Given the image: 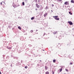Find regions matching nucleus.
Masks as SVG:
<instances>
[{
	"label": "nucleus",
	"mask_w": 74,
	"mask_h": 74,
	"mask_svg": "<svg viewBox=\"0 0 74 74\" xmlns=\"http://www.w3.org/2000/svg\"><path fill=\"white\" fill-rule=\"evenodd\" d=\"M27 66H26L25 67V69H27Z\"/></svg>",
	"instance_id": "412c9836"
},
{
	"label": "nucleus",
	"mask_w": 74,
	"mask_h": 74,
	"mask_svg": "<svg viewBox=\"0 0 74 74\" xmlns=\"http://www.w3.org/2000/svg\"><path fill=\"white\" fill-rule=\"evenodd\" d=\"M47 15H48L47 13L45 14L44 15V17H46V16H47Z\"/></svg>",
	"instance_id": "39448f33"
},
{
	"label": "nucleus",
	"mask_w": 74,
	"mask_h": 74,
	"mask_svg": "<svg viewBox=\"0 0 74 74\" xmlns=\"http://www.w3.org/2000/svg\"><path fill=\"white\" fill-rule=\"evenodd\" d=\"M1 72L0 71V74H1Z\"/></svg>",
	"instance_id": "bb28decb"
},
{
	"label": "nucleus",
	"mask_w": 74,
	"mask_h": 74,
	"mask_svg": "<svg viewBox=\"0 0 74 74\" xmlns=\"http://www.w3.org/2000/svg\"><path fill=\"white\" fill-rule=\"evenodd\" d=\"M20 39H21V41H23V37H21Z\"/></svg>",
	"instance_id": "0eeeda50"
},
{
	"label": "nucleus",
	"mask_w": 74,
	"mask_h": 74,
	"mask_svg": "<svg viewBox=\"0 0 74 74\" xmlns=\"http://www.w3.org/2000/svg\"><path fill=\"white\" fill-rule=\"evenodd\" d=\"M22 5H25V3L23 2H22Z\"/></svg>",
	"instance_id": "dca6fc26"
},
{
	"label": "nucleus",
	"mask_w": 74,
	"mask_h": 74,
	"mask_svg": "<svg viewBox=\"0 0 74 74\" xmlns=\"http://www.w3.org/2000/svg\"><path fill=\"white\" fill-rule=\"evenodd\" d=\"M36 7H37V8H40V5H39L38 4H36Z\"/></svg>",
	"instance_id": "20e7f679"
},
{
	"label": "nucleus",
	"mask_w": 74,
	"mask_h": 74,
	"mask_svg": "<svg viewBox=\"0 0 74 74\" xmlns=\"http://www.w3.org/2000/svg\"><path fill=\"white\" fill-rule=\"evenodd\" d=\"M68 23H69V25H73V23L71 21H68Z\"/></svg>",
	"instance_id": "7ed1b4c3"
},
{
	"label": "nucleus",
	"mask_w": 74,
	"mask_h": 74,
	"mask_svg": "<svg viewBox=\"0 0 74 74\" xmlns=\"http://www.w3.org/2000/svg\"><path fill=\"white\" fill-rule=\"evenodd\" d=\"M55 62H56V60H53V63H55Z\"/></svg>",
	"instance_id": "2eb2a0df"
},
{
	"label": "nucleus",
	"mask_w": 74,
	"mask_h": 74,
	"mask_svg": "<svg viewBox=\"0 0 74 74\" xmlns=\"http://www.w3.org/2000/svg\"><path fill=\"white\" fill-rule=\"evenodd\" d=\"M34 19V17H32L31 18V20H33Z\"/></svg>",
	"instance_id": "ddd939ff"
},
{
	"label": "nucleus",
	"mask_w": 74,
	"mask_h": 74,
	"mask_svg": "<svg viewBox=\"0 0 74 74\" xmlns=\"http://www.w3.org/2000/svg\"><path fill=\"white\" fill-rule=\"evenodd\" d=\"M35 10H36V11H37V10H38L37 9H35Z\"/></svg>",
	"instance_id": "b1692460"
},
{
	"label": "nucleus",
	"mask_w": 74,
	"mask_h": 74,
	"mask_svg": "<svg viewBox=\"0 0 74 74\" xmlns=\"http://www.w3.org/2000/svg\"><path fill=\"white\" fill-rule=\"evenodd\" d=\"M7 48H8V49H11L12 47H7Z\"/></svg>",
	"instance_id": "423d86ee"
},
{
	"label": "nucleus",
	"mask_w": 74,
	"mask_h": 74,
	"mask_svg": "<svg viewBox=\"0 0 74 74\" xmlns=\"http://www.w3.org/2000/svg\"><path fill=\"white\" fill-rule=\"evenodd\" d=\"M65 70H66V71H67V72H68V71H69V70H68V69H65Z\"/></svg>",
	"instance_id": "f3484780"
},
{
	"label": "nucleus",
	"mask_w": 74,
	"mask_h": 74,
	"mask_svg": "<svg viewBox=\"0 0 74 74\" xmlns=\"http://www.w3.org/2000/svg\"><path fill=\"white\" fill-rule=\"evenodd\" d=\"M58 33V32H53V34H56V33Z\"/></svg>",
	"instance_id": "9b49d317"
},
{
	"label": "nucleus",
	"mask_w": 74,
	"mask_h": 74,
	"mask_svg": "<svg viewBox=\"0 0 74 74\" xmlns=\"http://www.w3.org/2000/svg\"><path fill=\"white\" fill-rule=\"evenodd\" d=\"M30 32L31 33H33V31L32 30H31Z\"/></svg>",
	"instance_id": "aec40b11"
},
{
	"label": "nucleus",
	"mask_w": 74,
	"mask_h": 74,
	"mask_svg": "<svg viewBox=\"0 0 74 74\" xmlns=\"http://www.w3.org/2000/svg\"><path fill=\"white\" fill-rule=\"evenodd\" d=\"M71 2L72 3H74V1L73 0H71Z\"/></svg>",
	"instance_id": "1a4fd4ad"
},
{
	"label": "nucleus",
	"mask_w": 74,
	"mask_h": 74,
	"mask_svg": "<svg viewBox=\"0 0 74 74\" xmlns=\"http://www.w3.org/2000/svg\"><path fill=\"white\" fill-rule=\"evenodd\" d=\"M45 69L46 70H47L48 69V67L47 66H45Z\"/></svg>",
	"instance_id": "6e6552de"
},
{
	"label": "nucleus",
	"mask_w": 74,
	"mask_h": 74,
	"mask_svg": "<svg viewBox=\"0 0 74 74\" xmlns=\"http://www.w3.org/2000/svg\"><path fill=\"white\" fill-rule=\"evenodd\" d=\"M58 1H60L61 2V1H62V0H58Z\"/></svg>",
	"instance_id": "a211bd4d"
},
{
	"label": "nucleus",
	"mask_w": 74,
	"mask_h": 74,
	"mask_svg": "<svg viewBox=\"0 0 74 74\" xmlns=\"http://www.w3.org/2000/svg\"><path fill=\"white\" fill-rule=\"evenodd\" d=\"M53 17L55 19L57 20V21H59V18H58V16H53Z\"/></svg>",
	"instance_id": "f257e3e1"
},
{
	"label": "nucleus",
	"mask_w": 74,
	"mask_h": 74,
	"mask_svg": "<svg viewBox=\"0 0 74 74\" xmlns=\"http://www.w3.org/2000/svg\"><path fill=\"white\" fill-rule=\"evenodd\" d=\"M11 66H12V65H11Z\"/></svg>",
	"instance_id": "c756f323"
},
{
	"label": "nucleus",
	"mask_w": 74,
	"mask_h": 74,
	"mask_svg": "<svg viewBox=\"0 0 74 74\" xmlns=\"http://www.w3.org/2000/svg\"><path fill=\"white\" fill-rule=\"evenodd\" d=\"M53 74H54V72H53Z\"/></svg>",
	"instance_id": "c85d7f7f"
},
{
	"label": "nucleus",
	"mask_w": 74,
	"mask_h": 74,
	"mask_svg": "<svg viewBox=\"0 0 74 74\" xmlns=\"http://www.w3.org/2000/svg\"><path fill=\"white\" fill-rule=\"evenodd\" d=\"M40 61L41 62V60H40Z\"/></svg>",
	"instance_id": "2f4dec72"
},
{
	"label": "nucleus",
	"mask_w": 74,
	"mask_h": 74,
	"mask_svg": "<svg viewBox=\"0 0 74 74\" xmlns=\"http://www.w3.org/2000/svg\"><path fill=\"white\" fill-rule=\"evenodd\" d=\"M49 74V73L48 71H47L45 72V74Z\"/></svg>",
	"instance_id": "9d476101"
},
{
	"label": "nucleus",
	"mask_w": 74,
	"mask_h": 74,
	"mask_svg": "<svg viewBox=\"0 0 74 74\" xmlns=\"http://www.w3.org/2000/svg\"><path fill=\"white\" fill-rule=\"evenodd\" d=\"M45 34H46L45 33H44L43 35V36H44L45 35Z\"/></svg>",
	"instance_id": "6ab92c4d"
},
{
	"label": "nucleus",
	"mask_w": 74,
	"mask_h": 74,
	"mask_svg": "<svg viewBox=\"0 0 74 74\" xmlns=\"http://www.w3.org/2000/svg\"><path fill=\"white\" fill-rule=\"evenodd\" d=\"M52 7H53L54 6V5H53V4H52Z\"/></svg>",
	"instance_id": "4be33fe9"
},
{
	"label": "nucleus",
	"mask_w": 74,
	"mask_h": 74,
	"mask_svg": "<svg viewBox=\"0 0 74 74\" xmlns=\"http://www.w3.org/2000/svg\"><path fill=\"white\" fill-rule=\"evenodd\" d=\"M18 28L20 30H21V27H18Z\"/></svg>",
	"instance_id": "4468645a"
},
{
	"label": "nucleus",
	"mask_w": 74,
	"mask_h": 74,
	"mask_svg": "<svg viewBox=\"0 0 74 74\" xmlns=\"http://www.w3.org/2000/svg\"><path fill=\"white\" fill-rule=\"evenodd\" d=\"M62 68H61L60 69V72H61V71H62Z\"/></svg>",
	"instance_id": "f8f14e48"
},
{
	"label": "nucleus",
	"mask_w": 74,
	"mask_h": 74,
	"mask_svg": "<svg viewBox=\"0 0 74 74\" xmlns=\"http://www.w3.org/2000/svg\"><path fill=\"white\" fill-rule=\"evenodd\" d=\"M70 15H72V13H70Z\"/></svg>",
	"instance_id": "cd10ccee"
},
{
	"label": "nucleus",
	"mask_w": 74,
	"mask_h": 74,
	"mask_svg": "<svg viewBox=\"0 0 74 74\" xmlns=\"http://www.w3.org/2000/svg\"><path fill=\"white\" fill-rule=\"evenodd\" d=\"M0 4H1V5H2V2H1Z\"/></svg>",
	"instance_id": "393cba45"
},
{
	"label": "nucleus",
	"mask_w": 74,
	"mask_h": 74,
	"mask_svg": "<svg viewBox=\"0 0 74 74\" xmlns=\"http://www.w3.org/2000/svg\"><path fill=\"white\" fill-rule=\"evenodd\" d=\"M64 4L65 5H69V2L68 1H66L64 2Z\"/></svg>",
	"instance_id": "f03ea898"
},
{
	"label": "nucleus",
	"mask_w": 74,
	"mask_h": 74,
	"mask_svg": "<svg viewBox=\"0 0 74 74\" xmlns=\"http://www.w3.org/2000/svg\"><path fill=\"white\" fill-rule=\"evenodd\" d=\"M64 74H66V73H64Z\"/></svg>",
	"instance_id": "7c9ffc66"
},
{
	"label": "nucleus",
	"mask_w": 74,
	"mask_h": 74,
	"mask_svg": "<svg viewBox=\"0 0 74 74\" xmlns=\"http://www.w3.org/2000/svg\"><path fill=\"white\" fill-rule=\"evenodd\" d=\"M70 64L71 65V64H72L73 63H71H71H70Z\"/></svg>",
	"instance_id": "5701e85b"
},
{
	"label": "nucleus",
	"mask_w": 74,
	"mask_h": 74,
	"mask_svg": "<svg viewBox=\"0 0 74 74\" xmlns=\"http://www.w3.org/2000/svg\"><path fill=\"white\" fill-rule=\"evenodd\" d=\"M69 14H71V12H69Z\"/></svg>",
	"instance_id": "a878e982"
}]
</instances>
